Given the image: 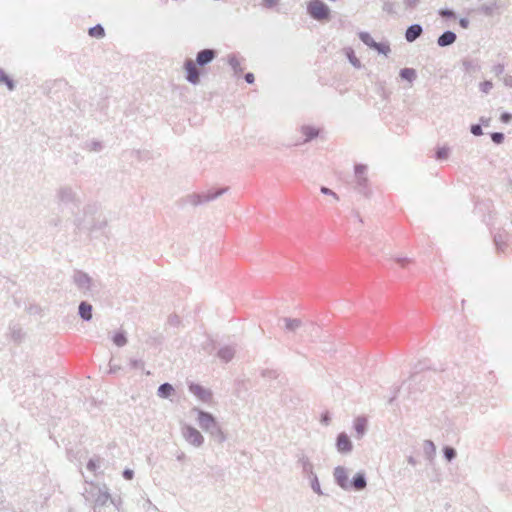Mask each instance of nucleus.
<instances>
[{
  "label": "nucleus",
  "mask_w": 512,
  "mask_h": 512,
  "mask_svg": "<svg viewBox=\"0 0 512 512\" xmlns=\"http://www.w3.org/2000/svg\"><path fill=\"white\" fill-rule=\"evenodd\" d=\"M183 435L187 442L191 445L199 447L203 443V436L201 433L193 427H186Z\"/></svg>",
  "instance_id": "3"
},
{
  "label": "nucleus",
  "mask_w": 512,
  "mask_h": 512,
  "mask_svg": "<svg viewBox=\"0 0 512 512\" xmlns=\"http://www.w3.org/2000/svg\"><path fill=\"white\" fill-rule=\"evenodd\" d=\"M353 486L356 490H361L366 486V481L363 475L358 474L353 480Z\"/></svg>",
  "instance_id": "13"
},
{
  "label": "nucleus",
  "mask_w": 512,
  "mask_h": 512,
  "mask_svg": "<svg viewBox=\"0 0 512 512\" xmlns=\"http://www.w3.org/2000/svg\"><path fill=\"white\" fill-rule=\"evenodd\" d=\"M366 168L364 166H357L355 168V172L357 175L361 176L365 173Z\"/></svg>",
  "instance_id": "27"
},
{
  "label": "nucleus",
  "mask_w": 512,
  "mask_h": 512,
  "mask_svg": "<svg viewBox=\"0 0 512 512\" xmlns=\"http://www.w3.org/2000/svg\"><path fill=\"white\" fill-rule=\"evenodd\" d=\"M0 81L5 82L10 90L13 89V84L6 75L0 73Z\"/></svg>",
  "instance_id": "22"
},
{
  "label": "nucleus",
  "mask_w": 512,
  "mask_h": 512,
  "mask_svg": "<svg viewBox=\"0 0 512 512\" xmlns=\"http://www.w3.org/2000/svg\"><path fill=\"white\" fill-rule=\"evenodd\" d=\"M245 80L248 82V83H253L254 82V75L252 73H248L246 74L245 76Z\"/></svg>",
  "instance_id": "31"
},
{
  "label": "nucleus",
  "mask_w": 512,
  "mask_h": 512,
  "mask_svg": "<svg viewBox=\"0 0 512 512\" xmlns=\"http://www.w3.org/2000/svg\"><path fill=\"white\" fill-rule=\"evenodd\" d=\"M79 313L84 320H90L92 317V306L86 302H82L79 306Z\"/></svg>",
  "instance_id": "8"
},
{
  "label": "nucleus",
  "mask_w": 512,
  "mask_h": 512,
  "mask_svg": "<svg viewBox=\"0 0 512 512\" xmlns=\"http://www.w3.org/2000/svg\"><path fill=\"white\" fill-rule=\"evenodd\" d=\"M455 40H456L455 33L451 32V31H447L438 38V45L442 46V47L448 46V45H451L452 43H454Z\"/></svg>",
  "instance_id": "7"
},
{
  "label": "nucleus",
  "mask_w": 512,
  "mask_h": 512,
  "mask_svg": "<svg viewBox=\"0 0 512 512\" xmlns=\"http://www.w3.org/2000/svg\"><path fill=\"white\" fill-rule=\"evenodd\" d=\"M279 0H261L263 6L272 8L278 4Z\"/></svg>",
  "instance_id": "18"
},
{
  "label": "nucleus",
  "mask_w": 512,
  "mask_h": 512,
  "mask_svg": "<svg viewBox=\"0 0 512 512\" xmlns=\"http://www.w3.org/2000/svg\"><path fill=\"white\" fill-rule=\"evenodd\" d=\"M123 476L127 479V480H131L133 478V471L132 470H125L124 473H123Z\"/></svg>",
  "instance_id": "28"
},
{
  "label": "nucleus",
  "mask_w": 512,
  "mask_h": 512,
  "mask_svg": "<svg viewBox=\"0 0 512 512\" xmlns=\"http://www.w3.org/2000/svg\"><path fill=\"white\" fill-rule=\"evenodd\" d=\"M359 37L368 46L378 48V45L373 41L372 37L368 33L362 32Z\"/></svg>",
  "instance_id": "14"
},
{
  "label": "nucleus",
  "mask_w": 512,
  "mask_h": 512,
  "mask_svg": "<svg viewBox=\"0 0 512 512\" xmlns=\"http://www.w3.org/2000/svg\"><path fill=\"white\" fill-rule=\"evenodd\" d=\"M214 57L215 52L213 50L205 49L197 54L196 62L191 59L186 60L184 68L187 73V80L193 84H197L200 80V72L198 71L196 65L198 64L199 66H204L205 64L211 62Z\"/></svg>",
  "instance_id": "1"
},
{
  "label": "nucleus",
  "mask_w": 512,
  "mask_h": 512,
  "mask_svg": "<svg viewBox=\"0 0 512 512\" xmlns=\"http://www.w3.org/2000/svg\"><path fill=\"white\" fill-rule=\"evenodd\" d=\"M87 468H88L89 470H91V471H94V470H96L97 465H96V463H95L93 460H90V461L88 462V464H87Z\"/></svg>",
  "instance_id": "30"
},
{
  "label": "nucleus",
  "mask_w": 512,
  "mask_h": 512,
  "mask_svg": "<svg viewBox=\"0 0 512 512\" xmlns=\"http://www.w3.org/2000/svg\"><path fill=\"white\" fill-rule=\"evenodd\" d=\"M104 34V29L101 25H96L89 29V35L91 37L102 38Z\"/></svg>",
  "instance_id": "11"
},
{
  "label": "nucleus",
  "mask_w": 512,
  "mask_h": 512,
  "mask_svg": "<svg viewBox=\"0 0 512 512\" xmlns=\"http://www.w3.org/2000/svg\"><path fill=\"white\" fill-rule=\"evenodd\" d=\"M409 262H410V261H409V260H407V259L402 260V266H404V265H405V263H409Z\"/></svg>",
  "instance_id": "33"
},
{
  "label": "nucleus",
  "mask_w": 512,
  "mask_h": 512,
  "mask_svg": "<svg viewBox=\"0 0 512 512\" xmlns=\"http://www.w3.org/2000/svg\"><path fill=\"white\" fill-rule=\"evenodd\" d=\"M400 76H401L403 79H405V80H407V81L411 82V81H413V80L415 79V77H416V73H415V70H414V69H411V68H404V69H402V70H401V72H400Z\"/></svg>",
  "instance_id": "10"
},
{
  "label": "nucleus",
  "mask_w": 512,
  "mask_h": 512,
  "mask_svg": "<svg viewBox=\"0 0 512 512\" xmlns=\"http://www.w3.org/2000/svg\"><path fill=\"white\" fill-rule=\"evenodd\" d=\"M336 477H337V479H338V481H339L340 485H341L342 487H344V486H345V484H344V480L346 479L344 469H342V468H338V469L336 470Z\"/></svg>",
  "instance_id": "15"
},
{
  "label": "nucleus",
  "mask_w": 512,
  "mask_h": 512,
  "mask_svg": "<svg viewBox=\"0 0 512 512\" xmlns=\"http://www.w3.org/2000/svg\"><path fill=\"white\" fill-rule=\"evenodd\" d=\"M444 453H445V456H446L448 461L452 460L453 457L455 456L454 449L450 448V447H446L445 450H444Z\"/></svg>",
  "instance_id": "19"
},
{
  "label": "nucleus",
  "mask_w": 512,
  "mask_h": 512,
  "mask_svg": "<svg viewBox=\"0 0 512 512\" xmlns=\"http://www.w3.org/2000/svg\"><path fill=\"white\" fill-rule=\"evenodd\" d=\"M336 445L338 451L342 453H347L352 450V443L345 433L339 434Z\"/></svg>",
  "instance_id": "4"
},
{
  "label": "nucleus",
  "mask_w": 512,
  "mask_h": 512,
  "mask_svg": "<svg viewBox=\"0 0 512 512\" xmlns=\"http://www.w3.org/2000/svg\"><path fill=\"white\" fill-rule=\"evenodd\" d=\"M460 25L463 27V28H466L467 25H468V21L466 19H461L460 20Z\"/></svg>",
  "instance_id": "32"
},
{
  "label": "nucleus",
  "mask_w": 512,
  "mask_h": 512,
  "mask_svg": "<svg viewBox=\"0 0 512 512\" xmlns=\"http://www.w3.org/2000/svg\"><path fill=\"white\" fill-rule=\"evenodd\" d=\"M299 326V322L297 320H286V327L290 330L295 329Z\"/></svg>",
  "instance_id": "21"
},
{
  "label": "nucleus",
  "mask_w": 512,
  "mask_h": 512,
  "mask_svg": "<svg viewBox=\"0 0 512 512\" xmlns=\"http://www.w3.org/2000/svg\"><path fill=\"white\" fill-rule=\"evenodd\" d=\"M367 426V420L365 418H357L354 423L355 430L359 436H362Z\"/></svg>",
  "instance_id": "9"
},
{
  "label": "nucleus",
  "mask_w": 512,
  "mask_h": 512,
  "mask_svg": "<svg viewBox=\"0 0 512 512\" xmlns=\"http://www.w3.org/2000/svg\"><path fill=\"white\" fill-rule=\"evenodd\" d=\"M309 15L318 21H325L330 18L329 7L321 0H311L307 4Z\"/></svg>",
  "instance_id": "2"
},
{
  "label": "nucleus",
  "mask_w": 512,
  "mask_h": 512,
  "mask_svg": "<svg viewBox=\"0 0 512 512\" xmlns=\"http://www.w3.org/2000/svg\"><path fill=\"white\" fill-rule=\"evenodd\" d=\"M501 121L504 123H508L512 119V115L509 113H503L500 117Z\"/></svg>",
  "instance_id": "25"
},
{
  "label": "nucleus",
  "mask_w": 512,
  "mask_h": 512,
  "mask_svg": "<svg viewBox=\"0 0 512 512\" xmlns=\"http://www.w3.org/2000/svg\"><path fill=\"white\" fill-rule=\"evenodd\" d=\"M172 391H173V387L170 384L165 383L159 387L158 394L161 397H168L172 393Z\"/></svg>",
  "instance_id": "12"
},
{
  "label": "nucleus",
  "mask_w": 512,
  "mask_h": 512,
  "mask_svg": "<svg viewBox=\"0 0 512 512\" xmlns=\"http://www.w3.org/2000/svg\"><path fill=\"white\" fill-rule=\"evenodd\" d=\"M422 33V28L420 25L415 24L410 26L405 33V38L408 42H413L416 40Z\"/></svg>",
  "instance_id": "6"
},
{
  "label": "nucleus",
  "mask_w": 512,
  "mask_h": 512,
  "mask_svg": "<svg viewBox=\"0 0 512 512\" xmlns=\"http://www.w3.org/2000/svg\"><path fill=\"white\" fill-rule=\"evenodd\" d=\"M198 422L202 429L209 430L210 428L215 426L214 418L207 413L200 412L198 415Z\"/></svg>",
  "instance_id": "5"
},
{
  "label": "nucleus",
  "mask_w": 512,
  "mask_h": 512,
  "mask_svg": "<svg viewBox=\"0 0 512 512\" xmlns=\"http://www.w3.org/2000/svg\"><path fill=\"white\" fill-rule=\"evenodd\" d=\"M321 192L324 193V194L331 195V196L334 197L335 200H338V196L333 191H331L330 189H328L326 187H322L321 188Z\"/></svg>",
  "instance_id": "24"
},
{
  "label": "nucleus",
  "mask_w": 512,
  "mask_h": 512,
  "mask_svg": "<svg viewBox=\"0 0 512 512\" xmlns=\"http://www.w3.org/2000/svg\"><path fill=\"white\" fill-rule=\"evenodd\" d=\"M471 132L476 136L482 135V128L479 125H473L471 127Z\"/></svg>",
  "instance_id": "23"
},
{
  "label": "nucleus",
  "mask_w": 512,
  "mask_h": 512,
  "mask_svg": "<svg viewBox=\"0 0 512 512\" xmlns=\"http://www.w3.org/2000/svg\"><path fill=\"white\" fill-rule=\"evenodd\" d=\"M440 14L443 16V17H453L454 16V13L452 11H449V10H442L440 12Z\"/></svg>",
  "instance_id": "29"
},
{
  "label": "nucleus",
  "mask_w": 512,
  "mask_h": 512,
  "mask_svg": "<svg viewBox=\"0 0 512 512\" xmlns=\"http://www.w3.org/2000/svg\"><path fill=\"white\" fill-rule=\"evenodd\" d=\"M448 149L447 148H441L437 151V157L439 159H445L448 157Z\"/></svg>",
  "instance_id": "20"
},
{
  "label": "nucleus",
  "mask_w": 512,
  "mask_h": 512,
  "mask_svg": "<svg viewBox=\"0 0 512 512\" xmlns=\"http://www.w3.org/2000/svg\"><path fill=\"white\" fill-rule=\"evenodd\" d=\"M113 341L117 346H123L126 343V338L123 334L118 333L114 336Z\"/></svg>",
  "instance_id": "16"
},
{
  "label": "nucleus",
  "mask_w": 512,
  "mask_h": 512,
  "mask_svg": "<svg viewBox=\"0 0 512 512\" xmlns=\"http://www.w3.org/2000/svg\"><path fill=\"white\" fill-rule=\"evenodd\" d=\"M491 88H492V83H491V82H484V83L482 84V90H483L484 92H486V93H487Z\"/></svg>",
  "instance_id": "26"
},
{
  "label": "nucleus",
  "mask_w": 512,
  "mask_h": 512,
  "mask_svg": "<svg viewBox=\"0 0 512 512\" xmlns=\"http://www.w3.org/2000/svg\"><path fill=\"white\" fill-rule=\"evenodd\" d=\"M491 138H492L493 142H495V143H497V144H500V143H502V141H503V139H504V136H503V134H502V133H498V132H496V133H493V134L491 135Z\"/></svg>",
  "instance_id": "17"
}]
</instances>
